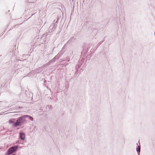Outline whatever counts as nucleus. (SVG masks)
<instances>
[{"instance_id":"1","label":"nucleus","mask_w":155,"mask_h":155,"mask_svg":"<svg viewBox=\"0 0 155 155\" xmlns=\"http://www.w3.org/2000/svg\"><path fill=\"white\" fill-rule=\"evenodd\" d=\"M18 147L15 146L10 148L8 150L7 154L8 155L13 153L17 149Z\"/></svg>"},{"instance_id":"2","label":"nucleus","mask_w":155,"mask_h":155,"mask_svg":"<svg viewBox=\"0 0 155 155\" xmlns=\"http://www.w3.org/2000/svg\"><path fill=\"white\" fill-rule=\"evenodd\" d=\"M28 117V116L25 115L19 118L21 124L24 123L25 121V117Z\"/></svg>"},{"instance_id":"3","label":"nucleus","mask_w":155,"mask_h":155,"mask_svg":"<svg viewBox=\"0 0 155 155\" xmlns=\"http://www.w3.org/2000/svg\"><path fill=\"white\" fill-rule=\"evenodd\" d=\"M21 122L19 118L17 120L16 122L14 123V126L15 127H16L19 125L21 124Z\"/></svg>"},{"instance_id":"4","label":"nucleus","mask_w":155,"mask_h":155,"mask_svg":"<svg viewBox=\"0 0 155 155\" xmlns=\"http://www.w3.org/2000/svg\"><path fill=\"white\" fill-rule=\"evenodd\" d=\"M20 137L22 140H24L25 138V134L23 133H20Z\"/></svg>"},{"instance_id":"5","label":"nucleus","mask_w":155,"mask_h":155,"mask_svg":"<svg viewBox=\"0 0 155 155\" xmlns=\"http://www.w3.org/2000/svg\"><path fill=\"white\" fill-rule=\"evenodd\" d=\"M9 124H13V125L15 123L13 121L11 120H9Z\"/></svg>"},{"instance_id":"6","label":"nucleus","mask_w":155,"mask_h":155,"mask_svg":"<svg viewBox=\"0 0 155 155\" xmlns=\"http://www.w3.org/2000/svg\"><path fill=\"white\" fill-rule=\"evenodd\" d=\"M137 152H140V146H139L137 148Z\"/></svg>"},{"instance_id":"7","label":"nucleus","mask_w":155,"mask_h":155,"mask_svg":"<svg viewBox=\"0 0 155 155\" xmlns=\"http://www.w3.org/2000/svg\"><path fill=\"white\" fill-rule=\"evenodd\" d=\"M14 155V154H13V155Z\"/></svg>"}]
</instances>
